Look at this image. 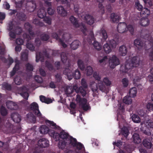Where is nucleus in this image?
Returning <instances> with one entry per match:
<instances>
[{
    "label": "nucleus",
    "instance_id": "f8f14e48",
    "mask_svg": "<svg viewBox=\"0 0 153 153\" xmlns=\"http://www.w3.org/2000/svg\"><path fill=\"white\" fill-rule=\"evenodd\" d=\"M57 11L58 13L61 16L64 17L67 15V11L62 6H59L57 7Z\"/></svg>",
    "mask_w": 153,
    "mask_h": 153
},
{
    "label": "nucleus",
    "instance_id": "052dcab7",
    "mask_svg": "<svg viewBox=\"0 0 153 153\" xmlns=\"http://www.w3.org/2000/svg\"><path fill=\"white\" fill-rule=\"evenodd\" d=\"M34 79L37 82L41 83L43 82V79L42 77L39 75H36L34 77Z\"/></svg>",
    "mask_w": 153,
    "mask_h": 153
},
{
    "label": "nucleus",
    "instance_id": "c03bdc74",
    "mask_svg": "<svg viewBox=\"0 0 153 153\" xmlns=\"http://www.w3.org/2000/svg\"><path fill=\"white\" fill-rule=\"evenodd\" d=\"M121 133L125 137H127L129 134V131L126 127H124L122 129Z\"/></svg>",
    "mask_w": 153,
    "mask_h": 153
},
{
    "label": "nucleus",
    "instance_id": "bb28decb",
    "mask_svg": "<svg viewBox=\"0 0 153 153\" xmlns=\"http://www.w3.org/2000/svg\"><path fill=\"white\" fill-rule=\"evenodd\" d=\"M39 131L41 133L45 134L49 132V129L46 126L42 125L40 126Z\"/></svg>",
    "mask_w": 153,
    "mask_h": 153
},
{
    "label": "nucleus",
    "instance_id": "e433bc0d",
    "mask_svg": "<svg viewBox=\"0 0 153 153\" xmlns=\"http://www.w3.org/2000/svg\"><path fill=\"white\" fill-rule=\"evenodd\" d=\"M100 34L102 36V39L104 40H106L108 38V36L106 31L103 28H102L100 30Z\"/></svg>",
    "mask_w": 153,
    "mask_h": 153
},
{
    "label": "nucleus",
    "instance_id": "c85d7f7f",
    "mask_svg": "<svg viewBox=\"0 0 153 153\" xmlns=\"http://www.w3.org/2000/svg\"><path fill=\"white\" fill-rule=\"evenodd\" d=\"M137 93V89L136 87H133L130 89L129 93V96L131 97H136Z\"/></svg>",
    "mask_w": 153,
    "mask_h": 153
},
{
    "label": "nucleus",
    "instance_id": "7c9ffc66",
    "mask_svg": "<svg viewBox=\"0 0 153 153\" xmlns=\"http://www.w3.org/2000/svg\"><path fill=\"white\" fill-rule=\"evenodd\" d=\"M103 49L105 53L107 54L109 53L111 51V47L108 42L104 45Z\"/></svg>",
    "mask_w": 153,
    "mask_h": 153
},
{
    "label": "nucleus",
    "instance_id": "1a4fd4ad",
    "mask_svg": "<svg viewBox=\"0 0 153 153\" xmlns=\"http://www.w3.org/2000/svg\"><path fill=\"white\" fill-rule=\"evenodd\" d=\"M126 28L127 25L126 23L120 22L118 24L117 29L119 33H123L127 31Z\"/></svg>",
    "mask_w": 153,
    "mask_h": 153
},
{
    "label": "nucleus",
    "instance_id": "39448f33",
    "mask_svg": "<svg viewBox=\"0 0 153 153\" xmlns=\"http://www.w3.org/2000/svg\"><path fill=\"white\" fill-rule=\"evenodd\" d=\"M120 64V61L118 58L115 55H113L109 58V65L110 68L113 69Z\"/></svg>",
    "mask_w": 153,
    "mask_h": 153
},
{
    "label": "nucleus",
    "instance_id": "c9c22d12",
    "mask_svg": "<svg viewBox=\"0 0 153 153\" xmlns=\"http://www.w3.org/2000/svg\"><path fill=\"white\" fill-rule=\"evenodd\" d=\"M132 120L135 123H139L140 122L141 120L138 115L134 114L131 117Z\"/></svg>",
    "mask_w": 153,
    "mask_h": 153
},
{
    "label": "nucleus",
    "instance_id": "09e8293b",
    "mask_svg": "<svg viewBox=\"0 0 153 153\" xmlns=\"http://www.w3.org/2000/svg\"><path fill=\"white\" fill-rule=\"evenodd\" d=\"M0 112L2 116H5L7 114V110L2 105L0 108Z\"/></svg>",
    "mask_w": 153,
    "mask_h": 153
},
{
    "label": "nucleus",
    "instance_id": "20e7f679",
    "mask_svg": "<svg viewBox=\"0 0 153 153\" xmlns=\"http://www.w3.org/2000/svg\"><path fill=\"white\" fill-rule=\"evenodd\" d=\"M30 109L33 111V112L39 119L43 118L42 114L39 109L38 104L36 102H33L30 105Z\"/></svg>",
    "mask_w": 153,
    "mask_h": 153
},
{
    "label": "nucleus",
    "instance_id": "603ef678",
    "mask_svg": "<svg viewBox=\"0 0 153 153\" xmlns=\"http://www.w3.org/2000/svg\"><path fill=\"white\" fill-rule=\"evenodd\" d=\"M61 59L63 63H65L67 59V57L66 53L64 52H62L61 54Z\"/></svg>",
    "mask_w": 153,
    "mask_h": 153
},
{
    "label": "nucleus",
    "instance_id": "49530a36",
    "mask_svg": "<svg viewBox=\"0 0 153 153\" xmlns=\"http://www.w3.org/2000/svg\"><path fill=\"white\" fill-rule=\"evenodd\" d=\"M28 53L27 52H24L22 53L21 59L22 60L27 61L28 60Z\"/></svg>",
    "mask_w": 153,
    "mask_h": 153
},
{
    "label": "nucleus",
    "instance_id": "9b49d317",
    "mask_svg": "<svg viewBox=\"0 0 153 153\" xmlns=\"http://www.w3.org/2000/svg\"><path fill=\"white\" fill-rule=\"evenodd\" d=\"M63 74L67 76L68 79L70 80L73 77V73L69 68H65L63 71Z\"/></svg>",
    "mask_w": 153,
    "mask_h": 153
},
{
    "label": "nucleus",
    "instance_id": "f03ea898",
    "mask_svg": "<svg viewBox=\"0 0 153 153\" xmlns=\"http://www.w3.org/2000/svg\"><path fill=\"white\" fill-rule=\"evenodd\" d=\"M140 59L137 56H134L131 59V63L126 62L125 63L124 72L127 73L129 70L133 67H137L139 65Z\"/></svg>",
    "mask_w": 153,
    "mask_h": 153
},
{
    "label": "nucleus",
    "instance_id": "473e14b6",
    "mask_svg": "<svg viewBox=\"0 0 153 153\" xmlns=\"http://www.w3.org/2000/svg\"><path fill=\"white\" fill-rule=\"evenodd\" d=\"M19 64L18 63H16L13 68L12 71L10 72V76H12L14 75L16 71L19 69Z\"/></svg>",
    "mask_w": 153,
    "mask_h": 153
},
{
    "label": "nucleus",
    "instance_id": "0e129e2a",
    "mask_svg": "<svg viewBox=\"0 0 153 153\" xmlns=\"http://www.w3.org/2000/svg\"><path fill=\"white\" fill-rule=\"evenodd\" d=\"M126 28L127 30H128L132 35H133L134 29L132 25H129L128 26L127 25Z\"/></svg>",
    "mask_w": 153,
    "mask_h": 153
},
{
    "label": "nucleus",
    "instance_id": "f257e3e1",
    "mask_svg": "<svg viewBox=\"0 0 153 153\" xmlns=\"http://www.w3.org/2000/svg\"><path fill=\"white\" fill-rule=\"evenodd\" d=\"M87 39H85V38H84V43H86L87 42H88L90 44L92 43V41H94L93 45L94 48L98 51L101 50L102 48L101 44L97 41L94 40V37L92 31H90L89 34L87 36Z\"/></svg>",
    "mask_w": 153,
    "mask_h": 153
},
{
    "label": "nucleus",
    "instance_id": "f3484780",
    "mask_svg": "<svg viewBox=\"0 0 153 153\" xmlns=\"http://www.w3.org/2000/svg\"><path fill=\"white\" fill-rule=\"evenodd\" d=\"M77 142L76 139L73 137L72 136L69 137L67 140V143L68 145H70L72 147H74L76 146V144Z\"/></svg>",
    "mask_w": 153,
    "mask_h": 153
},
{
    "label": "nucleus",
    "instance_id": "a18cd8bd",
    "mask_svg": "<svg viewBox=\"0 0 153 153\" xmlns=\"http://www.w3.org/2000/svg\"><path fill=\"white\" fill-rule=\"evenodd\" d=\"M74 78L75 79H77L80 78L81 76V73L80 71L78 69L75 70L74 73H73Z\"/></svg>",
    "mask_w": 153,
    "mask_h": 153
},
{
    "label": "nucleus",
    "instance_id": "423d86ee",
    "mask_svg": "<svg viewBox=\"0 0 153 153\" xmlns=\"http://www.w3.org/2000/svg\"><path fill=\"white\" fill-rule=\"evenodd\" d=\"M49 56V54L47 53L46 50L43 51L42 52H39L36 53V62H39V60L42 62L44 60V57L48 58Z\"/></svg>",
    "mask_w": 153,
    "mask_h": 153
},
{
    "label": "nucleus",
    "instance_id": "2f4dec72",
    "mask_svg": "<svg viewBox=\"0 0 153 153\" xmlns=\"http://www.w3.org/2000/svg\"><path fill=\"white\" fill-rule=\"evenodd\" d=\"M68 145L67 141L65 140H61L59 141L58 143V147L59 149H63Z\"/></svg>",
    "mask_w": 153,
    "mask_h": 153
},
{
    "label": "nucleus",
    "instance_id": "393cba45",
    "mask_svg": "<svg viewBox=\"0 0 153 153\" xmlns=\"http://www.w3.org/2000/svg\"><path fill=\"white\" fill-rule=\"evenodd\" d=\"M45 2L48 7L47 10L48 13L49 15H52L54 13L55 10L51 8V2L47 1H46Z\"/></svg>",
    "mask_w": 153,
    "mask_h": 153
},
{
    "label": "nucleus",
    "instance_id": "79ce46f5",
    "mask_svg": "<svg viewBox=\"0 0 153 153\" xmlns=\"http://www.w3.org/2000/svg\"><path fill=\"white\" fill-rule=\"evenodd\" d=\"M77 64L79 68L82 71L84 70L85 65L84 62L81 59H79L77 61Z\"/></svg>",
    "mask_w": 153,
    "mask_h": 153
},
{
    "label": "nucleus",
    "instance_id": "ddd939ff",
    "mask_svg": "<svg viewBox=\"0 0 153 153\" xmlns=\"http://www.w3.org/2000/svg\"><path fill=\"white\" fill-rule=\"evenodd\" d=\"M85 19L86 23L88 25H92L94 22V17L88 14L86 15L85 16Z\"/></svg>",
    "mask_w": 153,
    "mask_h": 153
},
{
    "label": "nucleus",
    "instance_id": "338daca9",
    "mask_svg": "<svg viewBox=\"0 0 153 153\" xmlns=\"http://www.w3.org/2000/svg\"><path fill=\"white\" fill-rule=\"evenodd\" d=\"M93 76L96 80L98 81V82L100 81L101 77L96 72H94L93 74Z\"/></svg>",
    "mask_w": 153,
    "mask_h": 153
},
{
    "label": "nucleus",
    "instance_id": "ea45409f",
    "mask_svg": "<svg viewBox=\"0 0 153 153\" xmlns=\"http://www.w3.org/2000/svg\"><path fill=\"white\" fill-rule=\"evenodd\" d=\"M87 102V100H84L83 102L80 104V105L82 106V108L85 111L88 110L89 107V105L86 104Z\"/></svg>",
    "mask_w": 153,
    "mask_h": 153
},
{
    "label": "nucleus",
    "instance_id": "dca6fc26",
    "mask_svg": "<svg viewBox=\"0 0 153 153\" xmlns=\"http://www.w3.org/2000/svg\"><path fill=\"white\" fill-rule=\"evenodd\" d=\"M22 92L20 93V95L25 99L27 100L29 95L27 91V88L25 87H22L21 88Z\"/></svg>",
    "mask_w": 153,
    "mask_h": 153
},
{
    "label": "nucleus",
    "instance_id": "3c124183",
    "mask_svg": "<svg viewBox=\"0 0 153 153\" xmlns=\"http://www.w3.org/2000/svg\"><path fill=\"white\" fill-rule=\"evenodd\" d=\"M121 81L123 86L124 88H126L128 87V85L129 82L127 78H123L122 80Z\"/></svg>",
    "mask_w": 153,
    "mask_h": 153
},
{
    "label": "nucleus",
    "instance_id": "5701e85b",
    "mask_svg": "<svg viewBox=\"0 0 153 153\" xmlns=\"http://www.w3.org/2000/svg\"><path fill=\"white\" fill-rule=\"evenodd\" d=\"M140 23L141 26L145 27L149 25V20L148 18L143 17L141 19Z\"/></svg>",
    "mask_w": 153,
    "mask_h": 153
},
{
    "label": "nucleus",
    "instance_id": "a19ab883",
    "mask_svg": "<svg viewBox=\"0 0 153 153\" xmlns=\"http://www.w3.org/2000/svg\"><path fill=\"white\" fill-rule=\"evenodd\" d=\"M33 23L37 26L43 27L44 26V24L43 22L40 21L38 19H34Z\"/></svg>",
    "mask_w": 153,
    "mask_h": 153
},
{
    "label": "nucleus",
    "instance_id": "4c0bfd02",
    "mask_svg": "<svg viewBox=\"0 0 153 153\" xmlns=\"http://www.w3.org/2000/svg\"><path fill=\"white\" fill-rule=\"evenodd\" d=\"M97 85L98 88L100 91L102 92H105V90L106 87L105 85L104 84L102 81H100L98 82L97 83Z\"/></svg>",
    "mask_w": 153,
    "mask_h": 153
},
{
    "label": "nucleus",
    "instance_id": "69168bd1",
    "mask_svg": "<svg viewBox=\"0 0 153 153\" xmlns=\"http://www.w3.org/2000/svg\"><path fill=\"white\" fill-rule=\"evenodd\" d=\"M146 108L149 111H153V104L149 102L146 105Z\"/></svg>",
    "mask_w": 153,
    "mask_h": 153
},
{
    "label": "nucleus",
    "instance_id": "0eeeda50",
    "mask_svg": "<svg viewBox=\"0 0 153 153\" xmlns=\"http://www.w3.org/2000/svg\"><path fill=\"white\" fill-rule=\"evenodd\" d=\"M75 91L77 93H80L82 96H85L86 94V91L82 87L80 86L78 88L76 85H74L73 88L71 90V93Z\"/></svg>",
    "mask_w": 153,
    "mask_h": 153
},
{
    "label": "nucleus",
    "instance_id": "e2e57ef3",
    "mask_svg": "<svg viewBox=\"0 0 153 153\" xmlns=\"http://www.w3.org/2000/svg\"><path fill=\"white\" fill-rule=\"evenodd\" d=\"M27 48L30 50L33 51L34 50V47L31 43L28 42L27 44Z\"/></svg>",
    "mask_w": 153,
    "mask_h": 153
},
{
    "label": "nucleus",
    "instance_id": "680f3d73",
    "mask_svg": "<svg viewBox=\"0 0 153 153\" xmlns=\"http://www.w3.org/2000/svg\"><path fill=\"white\" fill-rule=\"evenodd\" d=\"M26 70L27 71H32L33 70V67L29 63H27L25 65Z\"/></svg>",
    "mask_w": 153,
    "mask_h": 153
},
{
    "label": "nucleus",
    "instance_id": "774afa93",
    "mask_svg": "<svg viewBox=\"0 0 153 153\" xmlns=\"http://www.w3.org/2000/svg\"><path fill=\"white\" fill-rule=\"evenodd\" d=\"M146 125V127L148 128H153V122L151 120H148Z\"/></svg>",
    "mask_w": 153,
    "mask_h": 153
},
{
    "label": "nucleus",
    "instance_id": "bf43d9fd",
    "mask_svg": "<svg viewBox=\"0 0 153 153\" xmlns=\"http://www.w3.org/2000/svg\"><path fill=\"white\" fill-rule=\"evenodd\" d=\"M44 21L49 25L51 24L52 19L51 18L48 16H45L44 18Z\"/></svg>",
    "mask_w": 153,
    "mask_h": 153
},
{
    "label": "nucleus",
    "instance_id": "a211bd4d",
    "mask_svg": "<svg viewBox=\"0 0 153 153\" xmlns=\"http://www.w3.org/2000/svg\"><path fill=\"white\" fill-rule=\"evenodd\" d=\"M24 26L25 28L28 32L30 35L34 36L35 35V33L32 30V27L31 25L29 23L27 22L25 24Z\"/></svg>",
    "mask_w": 153,
    "mask_h": 153
},
{
    "label": "nucleus",
    "instance_id": "a878e982",
    "mask_svg": "<svg viewBox=\"0 0 153 153\" xmlns=\"http://www.w3.org/2000/svg\"><path fill=\"white\" fill-rule=\"evenodd\" d=\"M80 42L78 40H75L71 44V47L72 49L76 50L79 45Z\"/></svg>",
    "mask_w": 153,
    "mask_h": 153
},
{
    "label": "nucleus",
    "instance_id": "4be33fe9",
    "mask_svg": "<svg viewBox=\"0 0 153 153\" xmlns=\"http://www.w3.org/2000/svg\"><path fill=\"white\" fill-rule=\"evenodd\" d=\"M111 20L114 23L118 22L120 19V16L114 13H112L111 15Z\"/></svg>",
    "mask_w": 153,
    "mask_h": 153
},
{
    "label": "nucleus",
    "instance_id": "6e6552de",
    "mask_svg": "<svg viewBox=\"0 0 153 153\" xmlns=\"http://www.w3.org/2000/svg\"><path fill=\"white\" fill-rule=\"evenodd\" d=\"M38 145L40 147L45 148L49 146V141L45 138H42L39 140Z\"/></svg>",
    "mask_w": 153,
    "mask_h": 153
},
{
    "label": "nucleus",
    "instance_id": "9d476101",
    "mask_svg": "<svg viewBox=\"0 0 153 153\" xmlns=\"http://www.w3.org/2000/svg\"><path fill=\"white\" fill-rule=\"evenodd\" d=\"M6 105L8 109L10 110H16L18 108L17 105L11 101H7L6 103Z\"/></svg>",
    "mask_w": 153,
    "mask_h": 153
},
{
    "label": "nucleus",
    "instance_id": "37998d69",
    "mask_svg": "<svg viewBox=\"0 0 153 153\" xmlns=\"http://www.w3.org/2000/svg\"><path fill=\"white\" fill-rule=\"evenodd\" d=\"M85 72L87 76L91 75L93 72V69L91 66H87L85 69Z\"/></svg>",
    "mask_w": 153,
    "mask_h": 153
},
{
    "label": "nucleus",
    "instance_id": "412c9836",
    "mask_svg": "<svg viewBox=\"0 0 153 153\" xmlns=\"http://www.w3.org/2000/svg\"><path fill=\"white\" fill-rule=\"evenodd\" d=\"M127 52V50L126 46L123 45L120 46L119 48V53L122 56H125Z\"/></svg>",
    "mask_w": 153,
    "mask_h": 153
},
{
    "label": "nucleus",
    "instance_id": "58836bf2",
    "mask_svg": "<svg viewBox=\"0 0 153 153\" xmlns=\"http://www.w3.org/2000/svg\"><path fill=\"white\" fill-rule=\"evenodd\" d=\"M150 13V10L148 9L145 8H143L140 12V14L141 15H145L143 16L146 17L149 16Z\"/></svg>",
    "mask_w": 153,
    "mask_h": 153
},
{
    "label": "nucleus",
    "instance_id": "72a5a7b5",
    "mask_svg": "<svg viewBox=\"0 0 153 153\" xmlns=\"http://www.w3.org/2000/svg\"><path fill=\"white\" fill-rule=\"evenodd\" d=\"M45 122L48 125H49L51 128L53 129L58 128L59 126H57L56 123H55L53 121H51L48 120H46Z\"/></svg>",
    "mask_w": 153,
    "mask_h": 153
},
{
    "label": "nucleus",
    "instance_id": "c756f323",
    "mask_svg": "<svg viewBox=\"0 0 153 153\" xmlns=\"http://www.w3.org/2000/svg\"><path fill=\"white\" fill-rule=\"evenodd\" d=\"M134 142L136 144H139L141 142V139L139 137V134L137 133H134L133 136Z\"/></svg>",
    "mask_w": 153,
    "mask_h": 153
},
{
    "label": "nucleus",
    "instance_id": "4d7b16f0",
    "mask_svg": "<svg viewBox=\"0 0 153 153\" xmlns=\"http://www.w3.org/2000/svg\"><path fill=\"white\" fill-rule=\"evenodd\" d=\"M41 39L42 41H47L49 39V36L47 34H43L41 36Z\"/></svg>",
    "mask_w": 153,
    "mask_h": 153
},
{
    "label": "nucleus",
    "instance_id": "7ed1b4c3",
    "mask_svg": "<svg viewBox=\"0 0 153 153\" xmlns=\"http://www.w3.org/2000/svg\"><path fill=\"white\" fill-rule=\"evenodd\" d=\"M69 20L74 27H81V31L85 36L87 35L86 32L87 31V29L85 25L82 23H79L78 22L77 19L73 16H71L70 17Z\"/></svg>",
    "mask_w": 153,
    "mask_h": 153
},
{
    "label": "nucleus",
    "instance_id": "2eb2a0df",
    "mask_svg": "<svg viewBox=\"0 0 153 153\" xmlns=\"http://www.w3.org/2000/svg\"><path fill=\"white\" fill-rule=\"evenodd\" d=\"M134 44L138 50H141L143 46H144V44L143 43L140 39H137L134 41Z\"/></svg>",
    "mask_w": 153,
    "mask_h": 153
},
{
    "label": "nucleus",
    "instance_id": "6ab92c4d",
    "mask_svg": "<svg viewBox=\"0 0 153 153\" xmlns=\"http://www.w3.org/2000/svg\"><path fill=\"white\" fill-rule=\"evenodd\" d=\"M46 12L45 7H42L38 11L37 15L39 18L43 19L46 16Z\"/></svg>",
    "mask_w": 153,
    "mask_h": 153
},
{
    "label": "nucleus",
    "instance_id": "864d4df0",
    "mask_svg": "<svg viewBox=\"0 0 153 153\" xmlns=\"http://www.w3.org/2000/svg\"><path fill=\"white\" fill-rule=\"evenodd\" d=\"M45 65L46 67L50 71H52L54 69L53 66V65L50 62L48 61H46L45 62Z\"/></svg>",
    "mask_w": 153,
    "mask_h": 153
},
{
    "label": "nucleus",
    "instance_id": "13d9d810",
    "mask_svg": "<svg viewBox=\"0 0 153 153\" xmlns=\"http://www.w3.org/2000/svg\"><path fill=\"white\" fill-rule=\"evenodd\" d=\"M74 147H76L78 150H81L84 147L83 145L80 142H77L76 144V146Z\"/></svg>",
    "mask_w": 153,
    "mask_h": 153
},
{
    "label": "nucleus",
    "instance_id": "5fc2aeb1",
    "mask_svg": "<svg viewBox=\"0 0 153 153\" xmlns=\"http://www.w3.org/2000/svg\"><path fill=\"white\" fill-rule=\"evenodd\" d=\"M84 100H86L85 98H81V96L79 94L76 95V100L77 102L79 103L80 104L83 102Z\"/></svg>",
    "mask_w": 153,
    "mask_h": 153
},
{
    "label": "nucleus",
    "instance_id": "cd10ccee",
    "mask_svg": "<svg viewBox=\"0 0 153 153\" xmlns=\"http://www.w3.org/2000/svg\"><path fill=\"white\" fill-rule=\"evenodd\" d=\"M109 44L112 48H115L118 44V39H115L110 40L109 41Z\"/></svg>",
    "mask_w": 153,
    "mask_h": 153
},
{
    "label": "nucleus",
    "instance_id": "6e6d98bb",
    "mask_svg": "<svg viewBox=\"0 0 153 153\" xmlns=\"http://www.w3.org/2000/svg\"><path fill=\"white\" fill-rule=\"evenodd\" d=\"M103 82H104L105 85L107 86H109L111 84V81L107 77H105L103 80Z\"/></svg>",
    "mask_w": 153,
    "mask_h": 153
},
{
    "label": "nucleus",
    "instance_id": "8fccbe9b",
    "mask_svg": "<svg viewBox=\"0 0 153 153\" xmlns=\"http://www.w3.org/2000/svg\"><path fill=\"white\" fill-rule=\"evenodd\" d=\"M2 87L5 90L10 91L12 87L10 85L7 83L4 82L2 84Z\"/></svg>",
    "mask_w": 153,
    "mask_h": 153
},
{
    "label": "nucleus",
    "instance_id": "4468645a",
    "mask_svg": "<svg viewBox=\"0 0 153 153\" xmlns=\"http://www.w3.org/2000/svg\"><path fill=\"white\" fill-rule=\"evenodd\" d=\"M11 118L15 123H19L21 120V116L17 113H13L11 115Z\"/></svg>",
    "mask_w": 153,
    "mask_h": 153
},
{
    "label": "nucleus",
    "instance_id": "de8ad7c7",
    "mask_svg": "<svg viewBox=\"0 0 153 153\" xmlns=\"http://www.w3.org/2000/svg\"><path fill=\"white\" fill-rule=\"evenodd\" d=\"M52 135L54 139H55L56 141H58L60 140V133L56 132L53 131H52Z\"/></svg>",
    "mask_w": 153,
    "mask_h": 153
},
{
    "label": "nucleus",
    "instance_id": "b1692460",
    "mask_svg": "<svg viewBox=\"0 0 153 153\" xmlns=\"http://www.w3.org/2000/svg\"><path fill=\"white\" fill-rule=\"evenodd\" d=\"M59 133L60 138L63 140H65L66 141H67L69 137L71 136L68 133L66 132L63 130L61 131Z\"/></svg>",
    "mask_w": 153,
    "mask_h": 153
},
{
    "label": "nucleus",
    "instance_id": "f704fd0d",
    "mask_svg": "<svg viewBox=\"0 0 153 153\" xmlns=\"http://www.w3.org/2000/svg\"><path fill=\"white\" fill-rule=\"evenodd\" d=\"M130 96H126L124 97L123 100V102L126 104H131L132 102V100Z\"/></svg>",
    "mask_w": 153,
    "mask_h": 153
},
{
    "label": "nucleus",
    "instance_id": "aec40b11",
    "mask_svg": "<svg viewBox=\"0 0 153 153\" xmlns=\"http://www.w3.org/2000/svg\"><path fill=\"white\" fill-rule=\"evenodd\" d=\"M142 143L143 146L148 149H150L152 146L151 140L148 138L144 139Z\"/></svg>",
    "mask_w": 153,
    "mask_h": 153
}]
</instances>
